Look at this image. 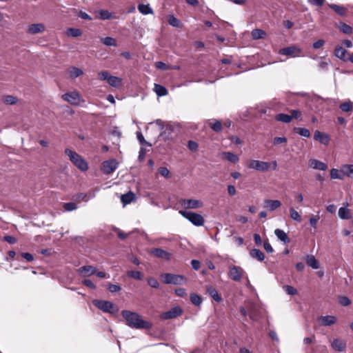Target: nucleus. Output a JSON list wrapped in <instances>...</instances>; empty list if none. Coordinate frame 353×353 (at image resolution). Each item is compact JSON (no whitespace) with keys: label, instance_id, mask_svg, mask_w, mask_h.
<instances>
[{"label":"nucleus","instance_id":"obj_12","mask_svg":"<svg viewBox=\"0 0 353 353\" xmlns=\"http://www.w3.org/2000/svg\"><path fill=\"white\" fill-rule=\"evenodd\" d=\"M118 168V163L115 159L105 161L101 165V170L105 174L112 173Z\"/></svg>","mask_w":353,"mask_h":353},{"label":"nucleus","instance_id":"obj_30","mask_svg":"<svg viewBox=\"0 0 353 353\" xmlns=\"http://www.w3.org/2000/svg\"><path fill=\"white\" fill-rule=\"evenodd\" d=\"M222 155L223 158L232 163H236L239 161V157L231 152H225Z\"/></svg>","mask_w":353,"mask_h":353},{"label":"nucleus","instance_id":"obj_14","mask_svg":"<svg viewBox=\"0 0 353 353\" xmlns=\"http://www.w3.org/2000/svg\"><path fill=\"white\" fill-rule=\"evenodd\" d=\"M82 277H88L97 273V268L93 265H83L77 270Z\"/></svg>","mask_w":353,"mask_h":353},{"label":"nucleus","instance_id":"obj_27","mask_svg":"<svg viewBox=\"0 0 353 353\" xmlns=\"http://www.w3.org/2000/svg\"><path fill=\"white\" fill-rule=\"evenodd\" d=\"M274 234L276 236L284 243H287L290 241L288 234L281 229H276L274 230Z\"/></svg>","mask_w":353,"mask_h":353},{"label":"nucleus","instance_id":"obj_56","mask_svg":"<svg viewBox=\"0 0 353 353\" xmlns=\"http://www.w3.org/2000/svg\"><path fill=\"white\" fill-rule=\"evenodd\" d=\"M63 207H64V209L68 212L72 211L77 208V205L73 202L65 203H64Z\"/></svg>","mask_w":353,"mask_h":353},{"label":"nucleus","instance_id":"obj_58","mask_svg":"<svg viewBox=\"0 0 353 353\" xmlns=\"http://www.w3.org/2000/svg\"><path fill=\"white\" fill-rule=\"evenodd\" d=\"M188 146L190 150L196 152L198 150L199 145L196 142L190 140L188 143Z\"/></svg>","mask_w":353,"mask_h":353},{"label":"nucleus","instance_id":"obj_55","mask_svg":"<svg viewBox=\"0 0 353 353\" xmlns=\"http://www.w3.org/2000/svg\"><path fill=\"white\" fill-rule=\"evenodd\" d=\"M339 302L343 306H348L351 303L350 299L345 296H340Z\"/></svg>","mask_w":353,"mask_h":353},{"label":"nucleus","instance_id":"obj_60","mask_svg":"<svg viewBox=\"0 0 353 353\" xmlns=\"http://www.w3.org/2000/svg\"><path fill=\"white\" fill-rule=\"evenodd\" d=\"M159 174L165 178L170 177V171L166 167H161L159 168Z\"/></svg>","mask_w":353,"mask_h":353},{"label":"nucleus","instance_id":"obj_51","mask_svg":"<svg viewBox=\"0 0 353 353\" xmlns=\"http://www.w3.org/2000/svg\"><path fill=\"white\" fill-rule=\"evenodd\" d=\"M353 103L351 101H346L340 105V109L343 112H349L352 110Z\"/></svg>","mask_w":353,"mask_h":353},{"label":"nucleus","instance_id":"obj_64","mask_svg":"<svg viewBox=\"0 0 353 353\" xmlns=\"http://www.w3.org/2000/svg\"><path fill=\"white\" fill-rule=\"evenodd\" d=\"M319 220V216H312L310 219V225L314 228V229H316L317 228V222Z\"/></svg>","mask_w":353,"mask_h":353},{"label":"nucleus","instance_id":"obj_38","mask_svg":"<svg viewBox=\"0 0 353 353\" xmlns=\"http://www.w3.org/2000/svg\"><path fill=\"white\" fill-rule=\"evenodd\" d=\"M266 35V33L264 30H261V29H254L252 31V37L253 38V39H263L265 37V36Z\"/></svg>","mask_w":353,"mask_h":353},{"label":"nucleus","instance_id":"obj_13","mask_svg":"<svg viewBox=\"0 0 353 353\" xmlns=\"http://www.w3.org/2000/svg\"><path fill=\"white\" fill-rule=\"evenodd\" d=\"M183 312L182 309L179 306L171 308L170 310L163 312L161 318L163 319H172L179 316Z\"/></svg>","mask_w":353,"mask_h":353},{"label":"nucleus","instance_id":"obj_44","mask_svg":"<svg viewBox=\"0 0 353 353\" xmlns=\"http://www.w3.org/2000/svg\"><path fill=\"white\" fill-rule=\"evenodd\" d=\"M210 126L216 132H219L222 130V125L219 121L218 120H213L212 122L210 123Z\"/></svg>","mask_w":353,"mask_h":353},{"label":"nucleus","instance_id":"obj_23","mask_svg":"<svg viewBox=\"0 0 353 353\" xmlns=\"http://www.w3.org/2000/svg\"><path fill=\"white\" fill-rule=\"evenodd\" d=\"M206 293L212 297L216 302L220 303L222 301L221 296L218 293L216 289L212 286H208L206 288Z\"/></svg>","mask_w":353,"mask_h":353},{"label":"nucleus","instance_id":"obj_49","mask_svg":"<svg viewBox=\"0 0 353 353\" xmlns=\"http://www.w3.org/2000/svg\"><path fill=\"white\" fill-rule=\"evenodd\" d=\"M102 43L107 46H116L115 39L111 37H106L101 40Z\"/></svg>","mask_w":353,"mask_h":353},{"label":"nucleus","instance_id":"obj_28","mask_svg":"<svg viewBox=\"0 0 353 353\" xmlns=\"http://www.w3.org/2000/svg\"><path fill=\"white\" fill-rule=\"evenodd\" d=\"M135 194L133 192H130L128 193L123 194L121 197V201L124 205H126L130 203L132 201L135 200Z\"/></svg>","mask_w":353,"mask_h":353},{"label":"nucleus","instance_id":"obj_46","mask_svg":"<svg viewBox=\"0 0 353 353\" xmlns=\"http://www.w3.org/2000/svg\"><path fill=\"white\" fill-rule=\"evenodd\" d=\"M168 23L173 27L178 28L181 25V21L174 14H170L168 17Z\"/></svg>","mask_w":353,"mask_h":353},{"label":"nucleus","instance_id":"obj_24","mask_svg":"<svg viewBox=\"0 0 353 353\" xmlns=\"http://www.w3.org/2000/svg\"><path fill=\"white\" fill-rule=\"evenodd\" d=\"M327 6L332 10H333L336 14L341 17L345 16L346 14L347 9L343 6L334 3H328Z\"/></svg>","mask_w":353,"mask_h":353},{"label":"nucleus","instance_id":"obj_52","mask_svg":"<svg viewBox=\"0 0 353 353\" xmlns=\"http://www.w3.org/2000/svg\"><path fill=\"white\" fill-rule=\"evenodd\" d=\"M290 117H292V119H299L300 121L302 120V114H301V112L300 110H291L290 111Z\"/></svg>","mask_w":353,"mask_h":353},{"label":"nucleus","instance_id":"obj_40","mask_svg":"<svg viewBox=\"0 0 353 353\" xmlns=\"http://www.w3.org/2000/svg\"><path fill=\"white\" fill-rule=\"evenodd\" d=\"M97 14V17L102 20L110 19L112 16V14L107 10H100Z\"/></svg>","mask_w":353,"mask_h":353},{"label":"nucleus","instance_id":"obj_19","mask_svg":"<svg viewBox=\"0 0 353 353\" xmlns=\"http://www.w3.org/2000/svg\"><path fill=\"white\" fill-rule=\"evenodd\" d=\"M319 322L321 325L330 326L336 322V318L334 316H321L319 318Z\"/></svg>","mask_w":353,"mask_h":353},{"label":"nucleus","instance_id":"obj_48","mask_svg":"<svg viewBox=\"0 0 353 353\" xmlns=\"http://www.w3.org/2000/svg\"><path fill=\"white\" fill-rule=\"evenodd\" d=\"M290 218L297 222L301 221V214L294 208H290Z\"/></svg>","mask_w":353,"mask_h":353},{"label":"nucleus","instance_id":"obj_18","mask_svg":"<svg viewBox=\"0 0 353 353\" xmlns=\"http://www.w3.org/2000/svg\"><path fill=\"white\" fill-rule=\"evenodd\" d=\"M309 165L310 168L316 170L325 171L327 168V165L326 163L315 159H310Z\"/></svg>","mask_w":353,"mask_h":353},{"label":"nucleus","instance_id":"obj_33","mask_svg":"<svg viewBox=\"0 0 353 353\" xmlns=\"http://www.w3.org/2000/svg\"><path fill=\"white\" fill-rule=\"evenodd\" d=\"M190 299L191 303L195 306L200 307L203 303V298L194 293H191L190 294Z\"/></svg>","mask_w":353,"mask_h":353},{"label":"nucleus","instance_id":"obj_7","mask_svg":"<svg viewBox=\"0 0 353 353\" xmlns=\"http://www.w3.org/2000/svg\"><path fill=\"white\" fill-rule=\"evenodd\" d=\"M245 275V272L241 267L234 265H229L228 276L231 280L240 282Z\"/></svg>","mask_w":353,"mask_h":353},{"label":"nucleus","instance_id":"obj_63","mask_svg":"<svg viewBox=\"0 0 353 353\" xmlns=\"http://www.w3.org/2000/svg\"><path fill=\"white\" fill-rule=\"evenodd\" d=\"M82 283L90 289L94 290L97 288L95 284H94V283L90 279H84L82 281Z\"/></svg>","mask_w":353,"mask_h":353},{"label":"nucleus","instance_id":"obj_20","mask_svg":"<svg viewBox=\"0 0 353 353\" xmlns=\"http://www.w3.org/2000/svg\"><path fill=\"white\" fill-rule=\"evenodd\" d=\"M281 205V203L279 200H271V199H265L264 201V208L270 210V211H274L277 208H280Z\"/></svg>","mask_w":353,"mask_h":353},{"label":"nucleus","instance_id":"obj_34","mask_svg":"<svg viewBox=\"0 0 353 353\" xmlns=\"http://www.w3.org/2000/svg\"><path fill=\"white\" fill-rule=\"evenodd\" d=\"M343 175L349 178H353V164H345L342 165Z\"/></svg>","mask_w":353,"mask_h":353},{"label":"nucleus","instance_id":"obj_6","mask_svg":"<svg viewBox=\"0 0 353 353\" xmlns=\"http://www.w3.org/2000/svg\"><path fill=\"white\" fill-rule=\"evenodd\" d=\"M279 54L290 58L299 57H302V49L296 45H292L281 48L279 50Z\"/></svg>","mask_w":353,"mask_h":353},{"label":"nucleus","instance_id":"obj_32","mask_svg":"<svg viewBox=\"0 0 353 353\" xmlns=\"http://www.w3.org/2000/svg\"><path fill=\"white\" fill-rule=\"evenodd\" d=\"M95 196V194L94 193H90V194H86V193H79L76 195V200L78 201H85V202H87L90 199L94 198Z\"/></svg>","mask_w":353,"mask_h":353},{"label":"nucleus","instance_id":"obj_37","mask_svg":"<svg viewBox=\"0 0 353 353\" xmlns=\"http://www.w3.org/2000/svg\"><path fill=\"white\" fill-rule=\"evenodd\" d=\"M154 90L158 97L165 96L168 94L167 89L164 86L157 83L154 84Z\"/></svg>","mask_w":353,"mask_h":353},{"label":"nucleus","instance_id":"obj_42","mask_svg":"<svg viewBox=\"0 0 353 353\" xmlns=\"http://www.w3.org/2000/svg\"><path fill=\"white\" fill-rule=\"evenodd\" d=\"M127 275L134 279L141 281L143 279V274L137 270H130L127 272Z\"/></svg>","mask_w":353,"mask_h":353},{"label":"nucleus","instance_id":"obj_57","mask_svg":"<svg viewBox=\"0 0 353 353\" xmlns=\"http://www.w3.org/2000/svg\"><path fill=\"white\" fill-rule=\"evenodd\" d=\"M287 142V139L285 137H274L273 140V143L275 145L285 143Z\"/></svg>","mask_w":353,"mask_h":353},{"label":"nucleus","instance_id":"obj_45","mask_svg":"<svg viewBox=\"0 0 353 353\" xmlns=\"http://www.w3.org/2000/svg\"><path fill=\"white\" fill-rule=\"evenodd\" d=\"M339 28L343 33L346 34H350L352 32V28L343 22L340 23Z\"/></svg>","mask_w":353,"mask_h":353},{"label":"nucleus","instance_id":"obj_21","mask_svg":"<svg viewBox=\"0 0 353 353\" xmlns=\"http://www.w3.org/2000/svg\"><path fill=\"white\" fill-rule=\"evenodd\" d=\"M305 263L309 267H311L314 270H317L320 267L319 262L312 254L306 255Z\"/></svg>","mask_w":353,"mask_h":353},{"label":"nucleus","instance_id":"obj_15","mask_svg":"<svg viewBox=\"0 0 353 353\" xmlns=\"http://www.w3.org/2000/svg\"><path fill=\"white\" fill-rule=\"evenodd\" d=\"M314 139L325 145H327L330 141V136L327 134L319 130L315 131Z\"/></svg>","mask_w":353,"mask_h":353},{"label":"nucleus","instance_id":"obj_16","mask_svg":"<svg viewBox=\"0 0 353 353\" xmlns=\"http://www.w3.org/2000/svg\"><path fill=\"white\" fill-rule=\"evenodd\" d=\"M150 253L159 259H166L169 261L171 258V253L163 250L162 248H154Z\"/></svg>","mask_w":353,"mask_h":353},{"label":"nucleus","instance_id":"obj_10","mask_svg":"<svg viewBox=\"0 0 353 353\" xmlns=\"http://www.w3.org/2000/svg\"><path fill=\"white\" fill-rule=\"evenodd\" d=\"M179 204L185 209H197L203 206V203L197 199H181L179 201Z\"/></svg>","mask_w":353,"mask_h":353},{"label":"nucleus","instance_id":"obj_17","mask_svg":"<svg viewBox=\"0 0 353 353\" xmlns=\"http://www.w3.org/2000/svg\"><path fill=\"white\" fill-rule=\"evenodd\" d=\"M46 30L45 26L43 23H33L30 25L27 28V32L30 34H35L37 33L43 32Z\"/></svg>","mask_w":353,"mask_h":353},{"label":"nucleus","instance_id":"obj_3","mask_svg":"<svg viewBox=\"0 0 353 353\" xmlns=\"http://www.w3.org/2000/svg\"><path fill=\"white\" fill-rule=\"evenodd\" d=\"M65 154L69 157L72 163L81 171H86L88 169V163L77 152L66 148Z\"/></svg>","mask_w":353,"mask_h":353},{"label":"nucleus","instance_id":"obj_22","mask_svg":"<svg viewBox=\"0 0 353 353\" xmlns=\"http://www.w3.org/2000/svg\"><path fill=\"white\" fill-rule=\"evenodd\" d=\"M332 347L339 352H343L345 350L346 343L344 340L336 339L331 343Z\"/></svg>","mask_w":353,"mask_h":353},{"label":"nucleus","instance_id":"obj_35","mask_svg":"<svg viewBox=\"0 0 353 353\" xmlns=\"http://www.w3.org/2000/svg\"><path fill=\"white\" fill-rule=\"evenodd\" d=\"M275 119L277 121H280L284 123H289L292 121V117L289 114L279 113L275 116Z\"/></svg>","mask_w":353,"mask_h":353},{"label":"nucleus","instance_id":"obj_1","mask_svg":"<svg viewBox=\"0 0 353 353\" xmlns=\"http://www.w3.org/2000/svg\"><path fill=\"white\" fill-rule=\"evenodd\" d=\"M121 315L126 321V325L134 329H150L152 324L147 321L143 320L141 316L134 312L124 310L121 311Z\"/></svg>","mask_w":353,"mask_h":353},{"label":"nucleus","instance_id":"obj_11","mask_svg":"<svg viewBox=\"0 0 353 353\" xmlns=\"http://www.w3.org/2000/svg\"><path fill=\"white\" fill-rule=\"evenodd\" d=\"M248 168L256 171L265 172L270 169V164L266 161L251 160L248 164Z\"/></svg>","mask_w":353,"mask_h":353},{"label":"nucleus","instance_id":"obj_25","mask_svg":"<svg viewBox=\"0 0 353 353\" xmlns=\"http://www.w3.org/2000/svg\"><path fill=\"white\" fill-rule=\"evenodd\" d=\"M334 55L339 59L346 62L347 52L341 46H336L334 50Z\"/></svg>","mask_w":353,"mask_h":353},{"label":"nucleus","instance_id":"obj_36","mask_svg":"<svg viewBox=\"0 0 353 353\" xmlns=\"http://www.w3.org/2000/svg\"><path fill=\"white\" fill-rule=\"evenodd\" d=\"M339 216L341 219H349L351 218L350 210L345 207H341L339 210Z\"/></svg>","mask_w":353,"mask_h":353},{"label":"nucleus","instance_id":"obj_2","mask_svg":"<svg viewBox=\"0 0 353 353\" xmlns=\"http://www.w3.org/2000/svg\"><path fill=\"white\" fill-rule=\"evenodd\" d=\"M156 124L159 126L161 132L159 133L160 139L164 141H172L177 128V125L170 122H164L160 119L155 121Z\"/></svg>","mask_w":353,"mask_h":353},{"label":"nucleus","instance_id":"obj_31","mask_svg":"<svg viewBox=\"0 0 353 353\" xmlns=\"http://www.w3.org/2000/svg\"><path fill=\"white\" fill-rule=\"evenodd\" d=\"M330 178H331V179L343 180L344 179V175H343L342 168L341 170L332 168L330 170Z\"/></svg>","mask_w":353,"mask_h":353},{"label":"nucleus","instance_id":"obj_41","mask_svg":"<svg viewBox=\"0 0 353 353\" xmlns=\"http://www.w3.org/2000/svg\"><path fill=\"white\" fill-rule=\"evenodd\" d=\"M139 11L143 14H152V9L149 5L140 4L138 6Z\"/></svg>","mask_w":353,"mask_h":353},{"label":"nucleus","instance_id":"obj_50","mask_svg":"<svg viewBox=\"0 0 353 353\" xmlns=\"http://www.w3.org/2000/svg\"><path fill=\"white\" fill-rule=\"evenodd\" d=\"M3 101L6 104L14 105L17 102V99L12 95H7L3 97Z\"/></svg>","mask_w":353,"mask_h":353},{"label":"nucleus","instance_id":"obj_26","mask_svg":"<svg viewBox=\"0 0 353 353\" xmlns=\"http://www.w3.org/2000/svg\"><path fill=\"white\" fill-rule=\"evenodd\" d=\"M250 256L259 261H263L265 259V255L259 249L254 248L250 252Z\"/></svg>","mask_w":353,"mask_h":353},{"label":"nucleus","instance_id":"obj_62","mask_svg":"<svg viewBox=\"0 0 353 353\" xmlns=\"http://www.w3.org/2000/svg\"><path fill=\"white\" fill-rule=\"evenodd\" d=\"M98 76L101 80L107 81L108 80V78L110 77L109 72L107 71L99 72L98 73Z\"/></svg>","mask_w":353,"mask_h":353},{"label":"nucleus","instance_id":"obj_59","mask_svg":"<svg viewBox=\"0 0 353 353\" xmlns=\"http://www.w3.org/2000/svg\"><path fill=\"white\" fill-rule=\"evenodd\" d=\"M284 289L285 292L289 295H294L297 293V290L290 285L284 286Z\"/></svg>","mask_w":353,"mask_h":353},{"label":"nucleus","instance_id":"obj_5","mask_svg":"<svg viewBox=\"0 0 353 353\" xmlns=\"http://www.w3.org/2000/svg\"><path fill=\"white\" fill-rule=\"evenodd\" d=\"M179 213L196 226H201L204 223V219L199 214L187 210H180Z\"/></svg>","mask_w":353,"mask_h":353},{"label":"nucleus","instance_id":"obj_43","mask_svg":"<svg viewBox=\"0 0 353 353\" xmlns=\"http://www.w3.org/2000/svg\"><path fill=\"white\" fill-rule=\"evenodd\" d=\"M294 132L299 134L300 136L303 137H310V132L308 129L305 128H294Z\"/></svg>","mask_w":353,"mask_h":353},{"label":"nucleus","instance_id":"obj_39","mask_svg":"<svg viewBox=\"0 0 353 353\" xmlns=\"http://www.w3.org/2000/svg\"><path fill=\"white\" fill-rule=\"evenodd\" d=\"M108 83L112 87L117 88L121 84V79L111 76L108 78Z\"/></svg>","mask_w":353,"mask_h":353},{"label":"nucleus","instance_id":"obj_54","mask_svg":"<svg viewBox=\"0 0 353 353\" xmlns=\"http://www.w3.org/2000/svg\"><path fill=\"white\" fill-rule=\"evenodd\" d=\"M137 138L141 145L151 146V144L145 140L144 137L143 136L141 132H140V131L137 132Z\"/></svg>","mask_w":353,"mask_h":353},{"label":"nucleus","instance_id":"obj_47","mask_svg":"<svg viewBox=\"0 0 353 353\" xmlns=\"http://www.w3.org/2000/svg\"><path fill=\"white\" fill-rule=\"evenodd\" d=\"M67 34L69 37H78L81 35L82 32L79 28H68Z\"/></svg>","mask_w":353,"mask_h":353},{"label":"nucleus","instance_id":"obj_53","mask_svg":"<svg viewBox=\"0 0 353 353\" xmlns=\"http://www.w3.org/2000/svg\"><path fill=\"white\" fill-rule=\"evenodd\" d=\"M147 282L148 284L153 288H158L159 287L158 281L154 277H148L147 279Z\"/></svg>","mask_w":353,"mask_h":353},{"label":"nucleus","instance_id":"obj_4","mask_svg":"<svg viewBox=\"0 0 353 353\" xmlns=\"http://www.w3.org/2000/svg\"><path fill=\"white\" fill-rule=\"evenodd\" d=\"M93 305L103 312L114 314L118 311V308L113 303L109 301L94 299L92 301Z\"/></svg>","mask_w":353,"mask_h":353},{"label":"nucleus","instance_id":"obj_9","mask_svg":"<svg viewBox=\"0 0 353 353\" xmlns=\"http://www.w3.org/2000/svg\"><path fill=\"white\" fill-rule=\"evenodd\" d=\"M62 99L71 105H78L81 101H83L81 95L77 91L68 92L62 95Z\"/></svg>","mask_w":353,"mask_h":353},{"label":"nucleus","instance_id":"obj_8","mask_svg":"<svg viewBox=\"0 0 353 353\" xmlns=\"http://www.w3.org/2000/svg\"><path fill=\"white\" fill-rule=\"evenodd\" d=\"M162 276L165 284L177 285H183L187 282V279L183 275L165 273Z\"/></svg>","mask_w":353,"mask_h":353},{"label":"nucleus","instance_id":"obj_61","mask_svg":"<svg viewBox=\"0 0 353 353\" xmlns=\"http://www.w3.org/2000/svg\"><path fill=\"white\" fill-rule=\"evenodd\" d=\"M108 289L110 292L114 293L119 292L121 288L119 285L109 283L108 285Z\"/></svg>","mask_w":353,"mask_h":353},{"label":"nucleus","instance_id":"obj_29","mask_svg":"<svg viewBox=\"0 0 353 353\" xmlns=\"http://www.w3.org/2000/svg\"><path fill=\"white\" fill-rule=\"evenodd\" d=\"M68 72L70 77L72 79H75L83 74V70L79 68L72 66L68 69Z\"/></svg>","mask_w":353,"mask_h":353}]
</instances>
